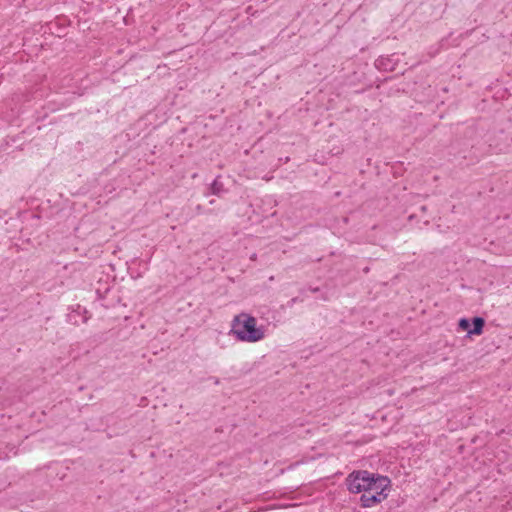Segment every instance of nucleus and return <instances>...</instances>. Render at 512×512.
<instances>
[{
    "mask_svg": "<svg viewBox=\"0 0 512 512\" xmlns=\"http://www.w3.org/2000/svg\"><path fill=\"white\" fill-rule=\"evenodd\" d=\"M229 335L240 342L256 343L265 338V327L258 326L255 317L242 312L234 316Z\"/></svg>",
    "mask_w": 512,
    "mask_h": 512,
    "instance_id": "f257e3e1",
    "label": "nucleus"
},
{
    "mask_svg": "<svg viewBox=\"0 0 512 512\" xmlns=\"http://www.w3.org/2000/svg\"><path fill=\"white\" fill-rule=\"evenodd\" d=\"M369 477L370 472L366 470L351 472L345 480L348 490L355 494L367 492V487H369L370 483Z\"/></svg>",
    "mask_w": 512,
    "mask_h": 512,
    "instance_id": "f03ea898",
    "label": "nucleus"
},
{
    "mask_svg": "<svg viewBox=\"0 0 512 512\" xmlns=\"http://www.w3.org/2000/svg\"><path fill=\"white\" fill-rule=\"evenodd\" d=\"M369 482L371 483H369V487H367V492L377 496H388V494L385 493L390 486L388 477L370 473Z\"/></svg>",
    "mask_w": 512,
    "mask_h": 512,
    "instance_id": "7ed1b4c3",
    "label": "nucleus"
},
{
    "mask_svg": "<svg viewBox=\"0 0 512 512\" xmlns=\"http://www.w3.org/2000/svg\"><path fill=\"white\" fill-rule=\"evenodd\" d=\"M386 496H377L370 492H364L360 497L361 506L364 508L373 507L382 502Z\"/></svg>",
    "mask_w": 512,
    "mask_h": 512,
    "instance_id": "20e7f679",
    "label": "nucleus"
},
{
    "mask_svg": "<svg viewBox=\"0 0 512 512\" xmlns=\"http://www.w3.org/2000/svg\"><path fill=\"white\" fill-rule=\"evenodd\" d=\"M87 319L88 317L86 316V310L80 305L77 306V310H73L67 315V321L75 325L85 323Z\"/></svg>",
    "mask_w": 512,
    "mask_h": 512,
    "instance_id": "39448f33",
    "label": "nucleus"
},
{
    "mask_svg": "<svg viewBox=\"0 0 512 512\" xmlns=\"http://www.w3.org/2000/svg\"><path fill=\"white\" fill-rule=\"evenodd\" d=\"M484 319L481 317H474L473 318V328L471 330H468L469 335H480L483 331L484 327Z\"/></svg>",
    "mask_w": 512,
    "mask_h": 512,
    "instance_id": "423d86ee",
    "label": "nucleus"
},
{
    "mask_svg": "<svg viewBox=\"0 0 512 512\" xmlns=\"http://www.w3.org/2000/svg\"><path fill=\"white\" fill-rule=\"evenodd\" d=\"M459 327H460L462 330L467 331V332H468V330H471V329H470V322H469V320H468V319H466V318H462V319H460V321H459Z\"/></svg>",
    "mask_w": 512,
    "mask_h": 512,
    "instance_id": "0eeeda50",
    "label": "nucleus"
},
{
    "mask_svg": "<svg viewBox=\"0 0 512 512\" xmlns=\"http://www.w3.org/2000/svg\"><path fill=\"white\" fill-rule=\"evenodd\" d=\"M377 67H381V66H384L385 69H392V67H388V65H386L384 63V59H379L377 60V63H376Z\"/></svg>",
    "mask_w": 512,
    "mask_h": 512,
    "instance_id": "6e6552de",
    "label": "nucleus"
},
{
    "mask_svg": "<svg viewBox=\"0 0 512 512\" xmlns=\"http://www.w3.org/2000/svg\"><path fill=\"white\" fill-rule=\"evenodd\" d=\"M296 300H297L296 298H293V299L291 300V302H292V303H296Z\"/></svg>",
    "mask_w": 512,
    "mask_h": 512,
    "instance_id": "1a4fd4ad",
    "label": "nucleus"
}]
</instances>
